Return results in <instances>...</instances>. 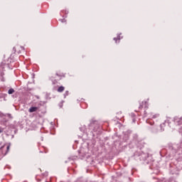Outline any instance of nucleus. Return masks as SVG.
<instances>
[{
	"label": "nucleus",
	"instance_id": "f257e3e1",
	"mask_svg": "<svg viewBox=\"0 0 182 182\" xmlns=\"http://www.w3.org/2000/svg\"><path fill=\"white\" fill-rule=\"evenodd\" d=\"M37 111H38V107H31L28 109L29 113H33V112H37Z\"/></svg>",
	"mask_w": 182,
	"mask_h": 182
},
{
	"label": "nucleus",
	"instance_id": "f03ea898",
	"mask_svg": "<svg viewBox=\"0 0 182 182\" xmlns=\"http://www.w3.org/2000/svg\"><path fill=\"white\" fill-rule=\"evenodd\" d=\"M64 90H65V87L60 86L58 88L57 92H58L59 93H62V92H63Z\"/></svg>",
	"mask_w": 182,
	"mask_h": 182
},
{
	"label": "nucleus",
	"instance_id": "7ed1b4c3",
	"mask_svg": "<svg viewBox=\"0 0 182 182\" xmlns=\"http://www.w3.org/2000/svg\"><path fill=\"white\" fill-rule=\"evenodd\" d=\"M143 107H147V102L146 101L142 102V105H140L139 109H143Z\"/></svg>",
	"mask_w": 182,
	"mask_h": 182
},
{
	"label": "nucleus",
	"instance_id": "20e7f679",
	"mask_svg": "<svg viewBox=\"0 0 182 182\" xmlns=\"http://www.w3.org/2000/svg\"><path fill=\"white\" fill-rule=\"evenodd\" d=\"M15 92V90L13 88H11L10 90H9L8 93L9 95H12L13 93Z\"/></svg>",
	"mask_w": 182,
	"mask_h": 182
},
{
	"label": "nucleus",
	"instance_id": "39448f33",
	"mask_svg": "<svg viewBox=\"0 0 182 182\" xmlns=\"http://www.w3.org/2000/svg\"><path fill=\"white\" fill-rule=\"evenodd\" d=\"M114 41H115L116 43H117V41H120V36H117V38H114Z\"/></svg>",
	"mask_w": 182,
	"mask_h": 182
},
{
	"label": "nucleus",
	"instance_id": "423d86ee",
	"mask_svg": "<svg viewBox=\"0 0 182 182\" xmlns=\"http://www.w3.org/2000/svg\"><path fill=\"white\" fill-rule=\"evenodd\" d=\"M4 132V128H0V134Z\"/></svg>",
	"mask_w": 182,
	"mask_h": 182
},
{
	"label": "nucleus",
	"instance_id": "0eeeda50",
	"mask_svg": "<svg viewBox=\"0 0 182 182\" xmlns=\"http://www.w3.org/2000/svg\"><path fill=\"white\" fill-rule=\"evenodd\" d=\"M9 149H11V146L8 145L7 146V151H9Z\"/></svg>",
	"mask_w": 182,
	"mask_h": 182
},
{
	"label": "nucleus",
	"instance_id": "6e6552de",
	"mask_svg": "<svg viewBox=\"0 0 182 182\" xmlns=\"http://www.w3.org/2000/svg\"><path fill=\"white\" fill-rule=\"evenodd\" d=\"M65 93L68 95V92L67 91Z\"/></svg>",
	"mask_w": 182,
	"mask_h": 182
}]
</instances>
